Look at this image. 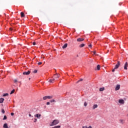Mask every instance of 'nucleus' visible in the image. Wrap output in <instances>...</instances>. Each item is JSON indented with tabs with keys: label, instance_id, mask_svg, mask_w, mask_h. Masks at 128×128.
Segmentation results:
<instances>
[{
	"label": "nucleus",
	"instance_id": "2eb2a0df",
	"mask_svg": "<svg viewBox=\"0 0 128 128\" xmlns=\"http://www.w3.org/2000/svg\"><path fill=\"white\" fill-rule=\"evenodd\" d=\"M4 98H0V104H2V102H4Z\"/></svg>",
	"mask_w": 128,
	"mask_h": 128
},
{
	"label": "nucleus",
	"instance_id": "9d476101",
	"mask_svg": "<svg viewBox=\"0 0 128 128\" xmlns=\"http://www.w3.org/2000/svg\"><path fill=\"white\" fill-rule=\"evenodd\" d=\"M54 78H60V74H58L57 73L56 74L54 75Z\"/></svg>",
	"mask_w": 128,
	"mask_h": 128
},
{
	"label": "nucleus",
	"instance_id": "c756f323",
	"mask_svg": "<svg viewBox=\"0 0 128 128\" xmlns=\"http://www.w3.org/2000/svg\"><path fill=\"white\" fill-rule=\"evenodd\" d=\"M42 64V62H40L38 63V66H40V64Z\"/></svg>",
	"mask_w": 128,
	"mask_h": 128
},
{
	"label": "nucleus",
	"instance_id": "9b49d317",
	"mask_svg": "<svg viewBox=\"0 0 128 128\" xmlns=\"http://www.w3.org/2000/svg\"><path fill=\"white\" fill-rule=\"evenodd\" d=\"M98 106V104H94L92 106V110H95V108H96Z\"/></svg>",
	"mask_w": 128,
	"mask_h": 128
},
{
	"label": "nucleus",
	"instance_id": "e433bc0d",
	"mask_svg": "<svg viewBox=\"0 0 128 128\" xmlns=\"http://www.w3.org/2000/svg\"><path fill=\"white\" fill-rule=\"evenodd\" d=\"M82 128H88V126H82Z\"/></svg>",
	"mask_w": 128,
	"mask_h": 128
},
{
	"label": "nucleus",
	"instance_id": "6e6552de",
	"mask_svg": "<svg viewBox=\"0 0 128 128\" xmlns=\"http://www.w3.org/2000/svg\"><path fill=\"white\" fill-rule=\"evenodd\" d=\"M84 38H78L77 39V42H84Z\"/></svg>",
	"mask_w": 128,
	"mask_h": 128
},
{
	"label": "nucleus",
	"instance_id": "4468645a",
	"mask_svg": "<svg viewBox=\"0 0 128 128\" xmlns=\"http://www.w3.org/2000/svg\"><path fill=\"white\" fill-rule=\"evenodd\" d=\"M120 124H124V120L122 119L120 120Z\"/></svg>",
	"mask_w": 128,
	"mask_h": 128
},
{
	"label": "nucleus",
	"instance_id": "79ce46f5",
	"mask_svg": "<svg viewBox=\"0 0 128 128\" xmlns=\"http://www.w3.org/2000/svg\"><path fill=\"white\" fill-rule=\"evenodd\" d=\"M77 56H78V55H77Z\"/></svg>",
	"mask_w": 128,
	"mask_h": 128
},
{
	"label": "nucleus",
	"instance_id": "ddd939ff",
	"mask_svg": "<svg viewBox=\"0 0 128 128\" xmlns=\"http://www.w3.org/2000/svg\"><path fill=\"white\" fill-rule=\"evenodd\" d=\"M62 48H68V44H65Z\"/></svg>",
	"mask_w": 128,
	"mask_h": 128
},
{
	"label": "nucleus",
	"instance_id": "cd10ccee",
	"mask_svg": "<svg viewBox=\"0 0 128 128\" xmlns=\"http://www.w3.org/2000/svg\"><path fill=\"white\" fill-rule=\"evenodd\" d=\"M6 120V116H4L3 118V120Z\"/></svg>",
	"mask_w": 128,
	"mask_h": 128
},
{
	"label": "nucleus",
	"instance_id": "f8f14e48",
	"mask_svg": "<svg viewBox=\"0 0 128 128\" xmlns=\"http://www.w3.org/2000/svg\"><path fill=\"white\" fill-rule=\"evenodd\" d=\"M48 82H51L52 84H53V82H54V79H50Z\"/></svg>",
	"mask_w": 128,
	"mask_h": 128
},
{
	"label": "nucleus",
	"instance_id": "ea45409f",
	"mask_svg": "<svg viewBox=\"0 0 128 128\" xmlns=\"http://www.w3.org/2000/svg\"><path fill=\"white\" fill-rule=\"evenodd\" d=\"M29 116H32V114H29Z\"/></svg>",
	"mask_w": 128,
	"mask_h": 128
},
{
	"label": "nucleus",
	"instance_id": "a19ab883",
	"mask_svg": "<svg viewBox=\"0 0 128 128\" xmlns=\"http://www.w3.org/2000/svg\"><path fill=\"white\" fill-rule=\"evenodd\" d=\"M10 30H12V28H10Z\"/></svg>",
	"mask_w": 128,
	"mask_h": 128
},
{
	"label": "nucleus",
	"instance_id": "7ed1b4c3",
	"mask_svg": "<svg viewBox=\"0 0 128 128\" xmlns=\"http://www.w3.org/2000/svg\"><path fill=\"white\" fill-rule=\"evenodd\" d=\"M52 98H54V96H45L43 97V100H48H48H52Z\"/></svg>",
	"mask_w": 128,
	"mask_h": 128
},
{
	"label": "nucleus",
	"instance_id": "b1692460",
	"mask_svg": "<svg viewBox=\"0 0 128 128\" xmlns=\"http://www.w3.org/2000/svg\"><path fill=\"white\" fill-rule=\"evenodd\" d=\"M50 102H56V100H50Z\"/></svg>",
	"mask_w": 128,
	"mask_h": 128
},
{
	"label": "nucleus",
	"instance_id": "aec40b11",
	"mask_svg": "<svg viewBox=\"0 0 128 128\" xmlns=\"http://www.w3.org/2000/svg\"><path fill=\"white\" fill-rule=\"evenodd\" d=\"M96 68L98 70H100V65H98Z\"/></svg>",
	"mask_w": 128,
	"mask_h": 128
},
{
	"label": "nucleus",
	"instance_id": "bb28decb",
	"mask_svg": "<svg viewBox=\"0 0 128 128\" xmlns=\"http://www.w3.org/2000/svg\"><path fill=\"white\" fill-rule=\"evenodd\" d=\"M2 114H4V112H5L4 110L2 109Z\"/></svg>",
	"mask_w": 128,
	"mask_h": 128
},
{
	"label": "nucleus",
	"instance_id": "4c0bfd02",
	"mask_svg": "<svg viewBox=\"0 0 128 128\" xmlns=\"http://www.w3.org/2000/svg\"><path fill=\"white\" fill-rule=\"evenodd\" d=\"M88 46H89V48H92V44H90V45Z\"/></svg>",
	"mask_w": 128,
	"mask_h": 128
},
{
	"label": "nucleus",
	"instance_id": "412c9836",
	"mask_svg": "<svg viewBox=\"0 0 128 128\" xmlns=\"http://www.w3.org/2000/svg\"><path fill=\"white\" fill-rule=\"evenodd\" d=\"M104 90V88H100V92H102Z\"/></svg>",
	"mask_w": 128,
	"mask_h": 128
},
{
	"label": "nucleus",
	"instance_id": "a878e982",
	"mask_svg": "<svg viewBox=\"0 0 128 128\" xmlns=\"http://www.w3.org/2000/svg\"><path fill=\"white\" fill-rule=\"evenodd\" d=\"M88 106V103H86V102H84V106Z\"/></svg>",
	"mask_w": 128,
	"mask_h": 128
},
{
	"label": "nucleus",
	"instance_id": "6ab92c4d",
	"mask_svg": "<svg viewBox=\"0 0 128 128\" xmlns=\"http://www.w3.org/2000/svg\"><path fill=\"white\" fill-rule=\"evenodd\" d=\"M20 14H21V18H24V13L22 12L20 13Z\"/></svg>",
	"mask_w": 128,
	"mask_h": 128
},
{
	"label": "nucleus",
	"instance_id": "72a5a7b5",
	"mask_svg": "<svg viewBox=\"0 0 128 128\" xmlns=\"http://www.w3.org/2000/svg\"><path fill=\"white\" fill-rule=\"evenodd\" d=\"M92 52L94 54H96V51H93Z\"/></svg>",
	"mask_w": 128,
	"mask_h": 128
},
{
	"label": "nucleus",
	"instance_id": "f257e3e1",
	"mask_svg": "<svg viewBox=\"0 0 128 128\" xmlns=\"http://www.w3.org/2000/svg\"><path fill=\"white\" fill-rule=\"evenodd\" d=\"M60 124V120H54L50 124V126H56V124Z\"/></svg>",
	"mask_w": 128,
	"mask_h": 128
},
{
	"label": "nucleus",
	"instance_id": "2f4dec72",
	"mask_svg": "<svg viewBox=\"0 0 128 128\" xmlns=\"http://www.w3.org/2000/svg\"><path fill=\"white\" fill-rule=\"evenodd\" d=\"M46 104H47V106L50 105V102H46Z\"/></svg>",
	"mask_w": 128,
	"mask_h": 128
},
{
	"label": "nucleus",
	"instance_id": "5701e85b",
	"mask_svg": "<svg viewBox=\"0 0 128 128\" xmlns=\"http://www.w3.org/2000/svg\"><path fill=\"white\" fill-rule=\"evenodd\" d=\"M8 96V94L6 93L3 94V96Z\"/></svg>",
	"mask_w": 128,
	"mask_h": 128
},
{
	"label": "nucleus",
	"instance_id": "7c9ffc66",
	"mask_svg": "<svg viewBox=\"0 0 128 128\" xmlns=\"http://www.w3.org/2000/svg\"><path fill=\"white\" fill-rule=\"evenodd\" d=\"M34 122H38V120L36 118H34Z\"/></svg>",
	"mask_w": 128,
	"mask_h": 128
},
{
	"label": "nucleus",
	"instance_id": "f704fd0d",
	"mask_svg": "<svg viewBox=\"0 0 128 128\" xmlns=\"http://www.w3.org/2000/svg\"><path fill=\"white\" fill-rule=\"evenodd\" d=\"M11 114V116H14V112H12L11 114Z\"/></svg>",
	"mask_w": 128,
	"mask_h": 128
},
{
	"label": "nucleus",
	"instance_id": "f03ea898",
	"mask_svg": "<svg viewBox=\"0 0 128 128\" xmlns=\"http://www.w3.org/2000/svg\"><path fill=\"white\" fill-rule=\"evenodd\" d=\"M120 61H118L117 64H116L115 67L112 70V72H115L116 70H117V68H118L120 67Z\"/></svg>",
	"mask_w": 128,
	"mask_h": 128
},
{
	"label": "nucleus",
	"instance_id": "39448f33",
	"mask_svg": "<svg viewBox=\"0 0 128 128\" xmlns=\"http://www.w3.org/2000/svg\"><path fill=\"white\" fill-rule=\"evenodd\" d=\"M118 102H119V104H124V100L122 99L119 100Z\"/></svg>",
	"mask_w": 128,
	"mask_h": 128
},
{
	"label": "nucleus",
	"instance_id": "393cba45",
	"mask_svg": "<svg viewBox=\"0 0 128 128\" xmlns=\"http://www.w3.org/2000/svg\"><path fill=\"white\" fill-rule=\"evenodd\" d=\"M33 72H34V74H36V72H38V70H34L33 71Z\"/></svg>",
	"mask_w": 128,
	"mask_h": 128
},
{
	"label": "nucleus",
	"instance_id": "4be33fe9",
	"mask_svg": "<svg viewBox=\"0 0 128 128\" xmlns=\"http://www.w3.org/2000/svg\"><path fill=\"white\" fill-rule=\"evenodd\" d=\"M15 90L14 89L10 93V94H14V92Z\"/></svg>",
	"mask_w": 128,
	"mask_h": 128
},
{
	"label": "nucleus",
	"instance_id": "0eeeda50",
	"mask_svg": "<svg viewBox=\"0 0 128 128\" xmlns=\"http://www.w3.org/2000/svg\"><path fill=\"white\" fill-rule=\"evenodd\" d=\"M128 62H126L124 65V70H128Z\"/></svg>",
	"mask_w": 128,
	"mask_h": 128
},
{
	"label": "nucleus",
	"instance_id": "a211bd4d",
	"mask_svg": "<svg viewBox=\"0 0 128 128\" xmlns=\"http://www.w3.org/2000/svg\"><path fill=\"white\" fill-rule=\"evenodd\" d=\"M52 128H60V126H56L54 127H52Z\"/></svg>",
	"mask_w": 128,
	"mask_h": 128
},
{
	"label": "nucleus",
	"instance_id": "c9c22d12",
	"mask_svg": "<svg viewBox=\"0 0 128 128\" xmlns=\"http://www.w3.org/2000/svg\"><path fill=\"white\" fill-rule=\"evenodd\" d=\"M32 44H33V46H36V42H34L32 43Z\"/></svg>",
	"mask_w": 128,
	"mask_h": 128
},
{
	"label": "nucleus",
	"instance_id": "423d86ee",
	"mask_svg": "<svg viewBox=\"0 0 128 128\" xmlns=\"http://www.w3.org/2000/svg\"><path fill=\"white\" fill-rule=\"evenodd\" d=\"M35 118H40V116H42V115L40 114H36L34 115Z\"/></svg>",
	"mask_w": 128,
	"mask_h": 128
},
{
	"label": "nucleus",
	"instance_id": "37998d69",
	"mask_svg": "<svg viewBox=\"0 0 128 128\" xmlns=\"http://www.w3.org/2000/svg\"><path fill=\"white\" fill-rule=\"evenodd\" d=\"M30 80V78H29V80Z\"/></svg>",
	"mask_w": 128,
	"mask_h": 128
},
{
	"label": "nucleus",
	"instance_id": "473e14b6",
	"mask_svg": "<svg viewBox=\"0 0 128 128\" xmlns=\"http://www.w3.org/2000/svg\"><path fill=\"white\" fill-rule=\"evenodd\" d=\"M14 82H18V80H14Z\"/></svg>",
	"mask_w": 128,
	"mask_h": 128
},
{
	"label": "nucleus",
	"instance_id": "20e7f679",
	"mask_svg": "<svg viewBox=\"0 0 128 128\" xmlns=\"http://www.w3.org/2000/svg\"><path fill=\"white\" fill-rule=\"evenodd\" d=\"M30 74V70H28V72H23V74L24 76H28V74Z\"/></svg>",
	"mask_w": 128,
	"mask_h": 128
},
{
	"label": "nucleus",
	"instance_id": "c85d7f7f",
	"mask_svg": "<svg viewBox=\"0 0 128 128\" xmlns=\"http://www.w3.org/2000/svg\"><path fill=\"white\" fill-rule=\"evenodd\" d=\"M82 82V79H80L77 82Z\"/></svg>",
	"mask_w": 128,
	"mask_h": 128
},
{
	"label": "nucleus",
	"instance_id": "1a4fd4ad",
	"mask_svg": "<svg viewBox=\"0 0 128 128\" xmlns=\"http://www.w3.org/2000/svg\"><path fill=\"white\" fill-rule=\"evenodd\" d=\"M120 88V85H117L115 88V90H118Z\"/></svg>",
	"mask_w": 128,
	"mask_h": 128
},
{
	"label": "nucleus",
	"instance_id": "58836bf2",
	"mask_svg": "<svg viewBox=\"0 0 128 128\" xmlns=\"http://www.w3.org/2000/svg\"><path fill=\"white\" fill-rule=\"evenodd\" d=\"M87 128H92V126H89L88 127H87Z\"/></svg>",
	"mask_w": 128,
	"mask_h": 128
},
{
	"label": "nucleus",
	"instance_id": "dca6fc26",
	"mask_svg": "<svg viewBox=\"0 0 128 128\" xmlns=\"http://www.w3.org/2000/svg\"><path fill=\"white\" fill-rule=\"evenodd\" d=\"M3 128H8V124H4Z\"/></svg>",
	"mask_w": 128,
	"mask_h": 128
},
{
	"label": "nucleus",
	"instance_id": "f3484780",
	"mask_svg": "<svg viewBox=\"0 0 128 128\" xmlns=\"http://www.w3.org/2000/svg\"><path fill=\"white\" fill-rule=\"evenodd\" d=\"M84 44H80L79 46V47H80V48H84Z\"/></svg>",
	"mask_w": 128,
	"mask_h": 128
}]
</instances>
